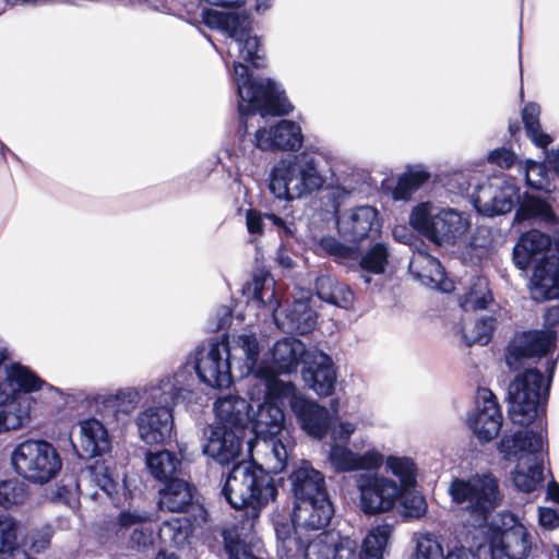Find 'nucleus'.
Wrapping results in <instances>:
<instances>
[{
	"label": "nucleus",
	"mask_w": 559,
	"mask_h": 559,
	"mask_svg": "<svg viewBox=\"0 0 559 559\" xmlns=\"http://www.w3.org/2000/svg\"><path fill=\"white\" fill-rule=\"evenodd\" d=\"M284 399L269 396L264 386V402L249 418L255 441L248 442L251 453L262 455L263 464L273 474L283 472L295 447L290 430L285 425V415L277 405Z\"/></svg>",
	"instance_id": "obj_1"
},
{
	"label": "nucleus",
	"mask_w": 559,
	"mask_h": 559,
	"mask_svg": "<svg viewBox=\"0 0 559 559\" xmlns=\"http://www.w3.org/2000/svg\"><path fill=\"white\" fill-rule=\"evenodd\" d=\"M5 360L0 362V433L17 431L32 421L36 400L31 394L46 385L29 368Z\"/></svg>",
	"instance_id": "obj_2"
},
{
	"label": "nucleus",
	"mask_w": 559,
	"mask_h": 559,
	"mask_svg": "<svg viewBox=\"0 0 559 559\" xmlns=\"http://www.w3.org/2000/svg\"><path fill=\"white\" fill-rule=\"evenodd\" d=\"M253 460H261V466L241 462L234 466L223 488L226 500L235 509H248L243 531L253 532L260 511L274 500L277 489L272 473L263 464L262 455L251 453Z\"/></svg>",
	"instance_id": "obj_3"
},
{
	"label": "nucleus",
	"mask_w": 559,
	"mask_h": 559,
	"mask_svg": "<svg viewBox=\"0 0 559 559\" xmlns=\"http://www.w3.org/2000/svg\"><path fill=\"white\" fill-rule=\"evenodd\" d=\"M326 178L320 162L302 153L278 160L270 175V191L281 200L300 199L323 188Z\"/></svg>",
	"instance_id": "obj_4"
},
{
	"label": "nucleus",
	"mask_w": 559,
	"mask_h": 559,
	"mask_svg": "<svg viewBox=\"0 0 559 559\" xmlns=\"http://www.w3.org/2000/svg\"><path fill=\"white\" fill-rule=\"evenodd\" d=\"M409 224L419 234L439 246L455 245L469 231L471 216L456 209L441 206L432 202L416 205Z\"/></svg>",
	"instance_id": "obj_5"
},
{
	"label": "nucleus",
	"mask_w": 559,
	"mask_h": 559,
	"mask_svg": "<svg viewBox=\"0 0 559 559\" xmlns=\"http://www.w3.org/2000/svg\"><path fill=\"white\" fill-rule=\"evenodd\" d=\"M545 439L543 431H520L504 436L500 441V451L507 459L518 461L512 481L524 492L534 491L543 480V451Z\"/></svg>",
	"instance_id": "obj_6"
},
{
	"label": "nucleus",
	"mask_w": 559,
	"mask_h": 559,
	"mask_svg": "<svg viewBox=\"0 0 559 559\" xmlns=\"http://www.w3.org/2000/svg\"><path fill=\"white\" fill-rule=\"evenodd\" d=\"M202 19L210 28L224 32L230 39L228 56L251 63L258 68L263 62V49L260 39L252 34L251 21L238 10H203Z\"/></svg>",
	"instance_id": "obj_7"
},
{
	"label": "nucleus",
	"mask_w": 559,
	"mask_h": 559,
	"mask_svg": "<svg viewBox=\"0 0 559 559\" xmlns=\"http://www.w3.org/2000/svg\"><path fill=\"white\" fill-rule=\"evenodd\" d=\"M555 367L551 361L546 380L539 370L528 368L510 383L508 413L513 424L526 427L537 418L548 399Z\"/></svg>",
	"instance_id": "obj_8"
},
{
	"label": "nucleus",
	"mask_w": 559,
	"mask_h": 559,
	"mask_svg": "<svg viewBox=\"0 0 559 559\" xmlns=\"http://www.w3.org/2000/svg\"><path fill=\"white\" fill-rule=\"evenodd\" d=\"M234 78L241 115L260 111L262 115L284 116L293 110L292 104L280 85L272 80L255 81L239 60L234 61Z\"/></svg>",
	"instance_id": "obj_9"
},
{
	"label": "nucleus",
	"mask_w": 559,
	"mask_h": 559,
	"mask_svg": "<svg viewBox=\"0 0 559 559\" xmlns=\"http://www.w3.org/2000/svg\"><path fill=\"white\" fill-rule=\"evenodd\" d=\"M14 472L35 485H45L55 479L62 468V459L57 448L43 439H27L16 444L10 455Z\"/></svg>",
	"instance_id": "obj_10"
},
{
	"label": "nucleus",
	"mask_w": 559,
	"mask_h": 559,
	"mask_svg": "<svg viewBox=\"0 0 559 559\" xmlns=\"http://www.w3.org/2000/svg\"><path fill=\"white\" fill-rule=\"evenodd\" d=\"M243 294L259 306L266 307L273 314L277 326L284 331H295L301 334L310 331L316 324V312L309 305V298L304 295L295 299L287 310L285 319H281L280 301L274 290V282L267 276H257L247 283Z\"/></svg>",
	"instance_id": "obj_11"
},
{
	"label": "nucleus",
	"mask_w": 559,
	"mask_h": 559,
	"mask_svg": "<svg viewBox=\"0 0 559 559\" xmlns=\"http://www.w3.org/2000/svg\"><path fill=\"white\" fill-rule=\"evenodd\" d=\"M449 493L454 503L471 514L474 525L479 526L502 499L498 480L490 474L454 479L449 486Z\"/></svg>",
	"instance_id": "obj_12"
},
{
	"label": "nucleus",
	"mask_w": 559,
	"mask_h": 559,
	"mask_svg": "<svg viewBox=\"0 0 559 559\" xmlns=\"http://www.w3.org/2000/svg\"><path fill=\"white\" fill-rule=\"evenodd\" d=\"M358 491L357 506L366 515L389 513L395 509L401 497L396 480L388 475L371 469L354 476Z\"/></svg>",
	"instance_id": "obj_13"
},
{
	"label": "nucleus",
	"mask_w": 559,
	"mask_h": 559,
	"mask_svg": "<svg viewBox=\"0 0 559 559\" xmlns=\"http://www.w3.org/2000/svg\"><path fill=\"white\" fill-rule=\"evenodd\" d=\"M270 366V379H264L263 385L267 389L269 396L283 399L290 396L295 385L289 381L278 378L282 373H292L297 370L306 356L305 344L294 337H283L276 341L266 353Z\"/></svg>",
	"instance_id": "obj_14"
},
{
	"label": "nucleus",
	"mask_w": 559,
	"mask_h": 559,
	"mask_svg": "<svg viewBox=\"0 0 559 559\" xmlns=\"http://www.w3.org/2000/svg\"><path fill=\"white\" fill-rule=\"evenodd\" d=\"M547 329L518 334L510 343L506 362L511 369L524 366L525 360L540 357L555 346L557 333L551 328L559 322V307H551L545 313Z\"/></svg>",
	"instance_id": "obj_15"
},
{
	"label": "nucleus",
	"mask_w": 559,
	"mask_h": 559,
	"mask_svg": "<svg viewBox=\"0 0 559 559\" xmlns=\"http://www.w3.org/2000/svg\"><path fill=\"white\" fill-rule=\"evenodd\" d=\"M226 345L230 359L241 377L253 376L262 383L264 379H270L269 358L264 352L267 340L264 335L241 333L233 336L231 342Z\"/></svg>",
	"instance_id": "obj_16"
},
{
	"label": "nucleus",
	"mask_w": 559,
	"mask_h": 559,
	"mask_svg": "<svg viewBox=\"0 0 559 559\" xmlns=\"http://www.w3.org/2000/svg\"><path fill=\"white\" fill-rule=\"evenodd\" d=\"M189 364L199 379L212 388L231 384V359L226 344L213 343L198 348L189 356Z\"/></svg>",
	"instance_id": "obj_17"
},
{
	"label": "nucleus",
	"mask_w": 559,
	"mask_h": 559,
	"mask_svg": "<svg viewBox=\"0 0 559 559\" xmlns=\"http://www.w3.org/2000/svg\"><path fill=\"white\" fill-rule=\"evenodd\" d=\"M520 188L507 176H496L483 183L475 195V206L486 216L502 215L520 203Z\"/></svg>",
	"instance_id": "obj_18"
},
{
	"label": "nucleus",
	"mask_w": 559,
	"mask_h": 559,
	"mask_svg": "<svg viewBox=\"0 0 559 559\" xmlns=\"http://www.w3.org/2000/svg\"><path fill=\"white\" fill-rule=\"evenodd\" d=\"M381 219L376 207L360 205L342 212L337 217V230L344 240L357 243L380 233Z\"/></svg>",
	"instance_id": "obj_19"
},
{
	"label": "nucleus",
	"mask_w": 559,
	"mask_h": 559,
	"mask_svg": "<svg viewBox=\"0 0 559 559\" xmlns=\"http://www.w3.org/2000/svg\"><path fill=\"white\" fill-rule=\"evenodd\" d=\"M467 424L481 442L495 439L502 426V416L493 393L485 388L478 389L476 405L469 414Z\"/></svg>",
	"instance_id": "obj_20"
},
{
	"label": "nucleus",
	"mask_w": 559,
	"mask_h": 559,
	"mask_svg": "<svg viewBox=\"0 0 559 559\" xmlns=\"http://www.w3.org/2000/svg\"><path fill=\"white\" fill-rule=\"evenodd\" d=\"M192 369L188 360L173 376H166L157 384L152 385L150 399L153 404H166L171 407L178 402L190 403L194 395Z\"/></svg>",
	"instance_id": "obj_21"
},
{
	"label": "nucleus",
	"mask_w": 559,
	"mask_h": 559,
	"mask_svg": "<svg viewBox=\"0 0 559 559\" xmlns=\"http://www.w3.org/2000/svg\"><path fill=\"white\" fill-rule=\"evenodd\" d=\"M302 144V129L292 120L283 119L273 126L260 128L254 134V145L261 151L297 152Z\"/></svg>",
	"instance_id": "obj_22"
},
{
	"label": "nucleus",
	"mask_w": 559,
	"mask_h": 559,
	"mask_svg": "<svg viewBox=\"0 0 559 559\" xmlns=\"http://www.w3.org/2000/svg\"><path fill=\"white\" fill-rule=\"evenodd\" d=\"M139 438L146 444H159L171 439L174 418L171 407L156 404L140 412L135 418Z\"/></svg>",
	"instance_id": "obj_23"
},
{
	"label": "nucleus",
	"mask_w": 559,
	"mask_h": 559,
	"mask_svg": "<svg viewBox=\"0 0 559 559\" xmlns=\"http://www.w3.org/2000/svg\"><path fill=\"white\" fill-rule=\"evenodd\" d=\"M383 462L384 454L377 448L358 453L347 444L332 443L328 453V464L335 473L380 469Z\"/></svg>",
	"instance_id": "obj_24"
},
{
	"label": "nucleus",
	"mask_w": 559,
	"mask_h": 559,
	"mask_svg": "<svg viewBox=\"0 0 559 559\" xmlns=\"http://www.w3.org/2000/svg\"><path fill=\"white\" fill-rule=\"evenodd\" d=\"M531 535L521 523L495 531L490 540L491 559H523L531 550Z\"/></svg>",
	"instance_id": "obj_25"
},
{
	"label": "nucleus",
	"mask_w": 559,
	"mask_h": 559,
	"mask_svg": "<svg viewBox=\"0 0 559 559\" xmlns=\"http://www.w3.org/2000/svg\"><path fill=\"white\" fill-rule=\"evenodd\" d=\"M289 401L290 408L296 416L301 429L309 436L322 439L329 427V411L313 401H309L296 394L283 396Z\"/></svg>",
	"instance_id": "obj_26"
},
{
	"label": "nucleus",
	"mask_w": 559,
	"mask_h": 559,
	"mask_svg": "<svg viewBox=\"0 0 559 559\" xmlns=\"http://www.w3.org/2000/svg\"><path fill=\"white\" fill-rule=\"evenodd\" d=\"M357 544L338 532H326L312 539L305 548V559H354Z\"/></svg>",
	"instance_id": "obj_27"
},
{
	"label": "nucleus",
	"mask_w": 559,
	"mask_h": 559,
	"mask_svg": "<svg viewBox=\"0 0 559 559\" xmlns=\"http://www.w3.org/2000/svg\"><path fill=\"white\" fill-rule=\"evenodd\" d=\"M239 432L226 427L211 426L206 432L203 452L222 465L235 462L241 452Z\"/></svg>",
	"instance_id": "obj_28"
},
{
	"label": "nucleus",
	"mask_w": 559,
	"mask_h": 559,
	"mask_svg": "<svg viewBox=\"0 0 559 559\" xmlns=\"http://www.w3.org/2000/svg\"><path fill=\"white\" fill-rule=\"evenodd\" d=\"M334 514L332 502L328 495L296 501L294 524L302 530H321L325 527Z\"/></svg>",
	"instance_id": "obj_29"
},
{
	"label": "nucleus",
	"mask_w": 559,
	"mask_h": 559,
	"mask_svg": "<svg viewBox=\"0 0 559 559\" xmlns=\"http://www.w3.org/2000/svg\"><path fill=\"white\" fill-rule=\"evenodd\" d=\"M551 249V240L548 235L538 230H530L521 236L513 250V259L515 265L525 270L532 262L545 263Z\"/></svg>",
	"instance_id": "obj_30"
},
{
	"label": "nucleus",
	"mask_w": 559,
	"mask_h": 559,
	"mask_svg": "<svg viewBox=\"0 0 559 559\" xmlns=\"http://www.w3.org/2000/svg\"><path fill=\"white\" fill-rule=\"evenodd\" d=\"M409 272L428 287L444 293H450L454 289L452 281L447 278L440 262L425 251L413 253L409 261Z\"/></svg>",
	"instance_id": "obj_31"
},
{
	"label": "nucleus",
	"mask_w": 559,
	"mask_h": 559,
	"mask_svg": "<svg viewBox=\"0 0 559 559\" xmlns=\"http://www.w3.org/2000/svg\"><path fill=\"white\" fill-rule=\"evenodd\" d=\"M250 407V404L239 395L227 394L221 396L214 403L216 421L213 426L241 431L249 421Z\"/></svg>",
	"instance_id": "obj_32"
},
{
	"label": "nucleus",
	"mask_w": 559,
	"mask_h": 559,
	"mask_svg": "<svg viewBox=\"0 0 559 559\" xmlns=\"http://www.w3.org/2000/svg\"><path fill=\"white\" fill-rule=\"evenodd\" d=\"M302 379L317 394L331 395L336 381L332 359L323 353L314 354L312 361L302 370Z\"/></svg>",
	"instance_id": "obj_33"
},
{
	"label": "nucleus",
	"mask_w": 559,
	"mask_h": 559,
	"mask_svg": "<svg viewBox=\"0 0 559 559\" xmlns=\"http://www.w3.org/2000/svg\"><path fill=\"white\" fill-rule=\"evenodd\" d=\"M79 444L87 456H99L109 451L110 436L102 421L86 418L79 421Z\"/></svg>",
	"instance_id": "obj_34"
},
{
	"label": "nucleus",
	"mask_w": 559,
	"mask_h": 559,
	"mask_svg": "<svg viewBox=\"0 0 559 559\" xmlns=\"http://www.w3.org/2000/svg\"><path fill=\"white\" fill-rule=\"evenodd\" d=\"M531 294L537 301L559 298V260L557 258L536 265L532 276Z\"/></svg>",
	"instance_id": "obj_35"
},
{
	"label": "nucleus",
	"mask_w": 559,
	"mask_h": 559,
	"mask_svg": "<svg viewBox=\"0 0 559 559\" xmlns=\"http://www.w3.org/2000/svg\"><path fill=\"white\" fill-rule=\"evenodd\" d=\"M290 479L296 501L328 495L322 473L314 469L309 462H302Z\"/></svg>",
	"instance_id": "obj_36"
},
{
	"label": "nucleus",
	"mask_w": 559,
	"mask_h": 559,
	"mask_svg": "<svg viewBox=\"0 0 559 559\" xmlns=\"http://www.w3.org/2000/svg\"><path fill=\"white\" fill-rule=\"evenodd\" d=\"M393 532L394 526L386 522L371 526L362 539L359 559H383Z\"/></svg>",
	"instance_id": "obj_37"
},
{
	"label": "nucleus",
	"mask_w": 559,
	"mask_h": 559,
	"mask_svg": "<svg viewBox=\"0 0 559 559\" xmlns=\"http://www.w3.org/2000/svg\"><path fill=\"white\" fill-rule=\"evenodd\" d=\"M145 465L156 480L169 481L176 478L175 475L180 466V460L167 450L148 451L145 455Z\"/></svg>",
	"instance_id": "obj_38"
},
{
	"label": "nucleus",
	"mask_w": 559,
	"mask_h": 559,
	"mask_svg": "<svg viewBox=\"0 0 559 559\" xmlns=\"http://www.w3.org/2000/svg\"><path fill=\"white\" fill-rule=\"evenodd\" d=\"M316 289L321 300L342 308L350 306L354 299L349 287L330 275L319 276L316 282Z\"/></svg>",
	"instance_id": "obj_39"
},
{
	"label": "nucleus",
	"mask_w": 559,
	"mask_h": 559,
	"mask_svg": "<svg viewBox=\"0 0 559 559\" xmlns=\"http://www.w3.org/2000/svg\"><path fill=\"white\" fill-rule=\"evenodd\" d=\"M191 486L182 479L174 478L160 491L159 504L171 512L183 511L192 501Z\"/></svg>",
	"instance_id": "obj_40"
},
{
	"label": "nucleus",
	"mask_w": 559,
	"mask_h": 559,
	"mask_svg": "<svg viewBox=\"0 0 559 559\" xmlns=\"http://www.w3.org/2000/svg\"><path fill=\"white\" fill-rule=\"evenodd\" d=\"M385 468L396 477V486L401 492L412 489L416 485L417 467L415 462L407 456H384Z\"/></svg>",
	"instance_id": "obj_41"
},
{
	"label": "nucleus",
	"mask_w": 559,
	"mask_h": 559,
	"mask_svg": "<svg viewBox=\"0 0 559 559\" xmlns=\"http://www.w3.org/2000/svg\"><path fill=\"white\" fill-rule=\"evenodd\" d=\"M497 318H483L476 322L463 321L461 325L456 328V334L461 337V341L472 346L474 344L485 345L489 342Z\"/></svg>",
	"instance_id": "obj_42"
},
{
	"label": "nucleus",
	"mask_w": 559,
	"mask_h": 559,
	"mask_svg": "<svg viewBox=\"0 0 559 559\" xmlns=\"http://www.w3.org/2000/svg\"><path fill=\"white\" fill-rule=\"evenodd\" d=\"M264 219L270 221L281 236L293 237L296 233V226L293 219L282 218L276 214L262 215L260 212L254 210L248 211L246 215L248 231L250 234H262Z\"/></svg>",
	"instance_id": "obj_43"
},
{
	"label": "nucleus",
	"mask_w": 559,
	"mask_h": 559,
	"mask_svg": "<svg viewBox=\"0 0 559 559\" xmlns=\"http://www.w3.org/2000/svg\"><path fill=\"white\" fill-rule=\"evenodd\" d=\"M540 107L535 103H528L522 110V119L527 136L539 147H547L552 139L540 130L539 124Z\"/></svg>",
	"instance_id": "obj_44"
},
{
	"label": "nucleus",
	"mask_w": 559,
	"mask_h": 559,
	"mask_svg": "<svg viewBox=\"0 0 559 559\" xmlns=\"http://www.w3.org/2000/svg\"><path fill=\"white\" fill-rule=\"evenodd\" d=\"M536 218L544 222H552L555 214L550 205L539 197L525 194L516 211L515 219L519 222Z\"/></svg>",
	"instance_id": "obj_45"
},
{
	"label": "nucleus",
	"mask_w": 559,
	"mask_h": 559,
	"mask_svg": "<svg viewBox=\"0 0 559 559\" xmlns=\"http://www.w3.org/2000/svg\"><path fill=\"white\" fill-rule=\"evenodd\" d=\"M429 178V173L423 166L409 167L407 171L399 178L397 185L393 191L395 200H407L424 182Z\"/></svg>",
	"instance_id": "obj_46"
},
{
	"label": "nucleus",
	"mask_w": 559,
	"mask_h": 559,
	"mask_svg": "<svg viewBox=\"0 0 559 559\" xmlns=\"http://www.w3.org/2000/svg\"><path fill=\"white\" fill-rule=\"evenodd\" d=\"M190 534L189 522L183 518H170L159 527L158 536L168 546L180 547L185 545Z\"/></svg>",
	"instance_id": "obj_47"
},
{
	"label": "nucleus",
	"mask_w": 559,
	"mask_h": 559,
	"mask_svg": "<svg viewBox=\"0 0 559 559\" xmlns=\"http://www.w3.org/2000/svg\"><path fill=\"white\" fill-rule=\"evenodd\" d=\"M492 296L486 278L478 277L474 281L468 292L461 297V307L465 311L484 309L491 304Z\"/></svg>",
	"instance_id": "obj_48"
},
{
	"label": "nucleus",
	"mask_w": 559,
	"mask_h": 559,
	"mask_svg": "<svg viewBox=\"0 0 559 559\" xmlns=\"http://www.w3.org/2000/svg\"><path fill=\"white\" fill-rule=\"evenodd\" d=\"M415 551L413 559H443L444 549L439 536L433 533H417L414 536Z\"/></svg>",
	"instance_id": "obj_49"
},
{
	"label": "nucleus",
	"mask_w": 559,
	"mask_h": 559,
	"mask_svg": "<svg viewBox=\"0 0 559 559\" xmlns=\"http://www.w3.org/2000/svg\"><path fill=\"white\" fill-rule=\"evenodd\" d=\"M274 530L277 538V550L282 556L289 557L300 550V544L293 533L296 534L301 527H296L294 520L292 522L276 520L274 521Z\"/></svg>",
	"instance_id": "obj_50"
},
{
	"label": "nucleus",
	"mask_w": 559,
	"mask_h": 559,
	"mask_svg": "<svg viewBox=\"0 0 559 559\" xmlns=\"http://www.w3.org/2000/svg\"><path fill=\"white\" fill-rule=\"evenodd\" d=\"M86 473L91 481L99 487L108 496L117 492L118 476H115L112 471L105 464L104 461H96L93 465L87 467Z\"/></svg>",
	"instance_id": "obj_51"
},
{
	"label": "nucleus",
	"mask_w": 559,
	"mask_h": 559,
	"mask_svg": "<svg viewBox=\"0 0 559 559\" xmlns=\"http://www.w3.org/2000/svg\"><path fill=\"white\" fill-rule=\"evenodd\" d=\"M150 394V389L123 388L102 396L104 403L118 406L123 412H129L140 403L144 393Z\"/></svg>",
	"instance_id": "obj_52"
},
{
	"label": "nucleus",
	"mask_w": 559,
	"mask_h": 559,
	"mask_svg": "<svg viewBox=\"0 0 559 559\" xmlns=\"http://www.w3.org/2000/svg\"><path fill=\"white\" fill-rule=\"evenodd\" d=\"M27 486L17 479L0 483V506L10 508L22 504L27 499Z\"/></svg>",
	"instance_id": "obj_53"
},
{
	"label": "nucleus",
	"mask_w": 559,
	"mask_h": 559,
	"mask_svg": "<svg viewBox=\"0 0 559 559\" xmlns=\"http://www.w3.org/2000/svg\"><path fill=\"white\" fill-rule=\"evenodd\" d=\"M402 508V515L406 519H420L427 513V502L419 492L407 489L401 493L397 502Z\"/></svg>",
	"instance_id": "obj_54"
},
{
	"label": "nucleus",
	"mask_w": 559,
	"mask_h": 559,
	"mask_svg": "<svg viewBox=\"0 0 559 559\" xmlns=\"http://www.w3.org/2000/svg\"><path fill=\"white\" fill-rule=\"evenodd\" d=\"M19 524L8 515L0 516V554L12 555L19 548Z\"/></svg>",
	"instance_id": "obj_55"
},
{
	"label": "nucleus",
	"mask_w": 559,
	"mask_h": 559,
	"mask_svg": "<svg viewBox=\"0 0 559 559\" xmlns=\"http://www.w3.org/2000/svg\"><path fill=\"white\" fill-rule=\"evenodd\" d=\"M386 263L388 248L382 242L373 245L360 260L361 269L373 274H382Z\"/></svg>",
	"instance_id": "obj_56"
},
{
	"label": "nucleus",
	"mask_w": 559,
	"mask_h": 559,
	"mask_svg": "<svg viewBox=\"0 0 559 559\" xmlns=\"http://www.w3.org/2000/svg\"><path fill=\"white\" fill-rule=\"evenodd\" d=\"M319 249L338 261L350 259L356 252L354 246L343 245L331 236L321 238Z\"/></svg>",
	"instance_id": "obj_57"
},
{
	"label": "nucleus",
	"mask_w": 559,
	"mask_h": 559,
	"mask_svg": "<svg viewBox=\"0 0 559 559\" xmlns=\"http://www.w3.org/2000/svg\"><path fill=\"white\" fill-rule=\"evenodd\" d=\"M524 171L526 183L535 189L546 188V168L543 164L533 160H526L521 165Z\"/></svg>",
	"instance_id": "obj_58"
},
{
	"label": "nucleus",
	"mask_w": 559,
	"mask_h": 559,
	"mask_svg": "<svg viewBox=\"0 0 559 559\" xmlns=\"http://www.w3.org/2000/svg\"><path fill=\"white\" fill-rule=\"evenodd\" d=\"M328 429L332 443L347 444L357 430V424L347 419H340L329 425Z\"/></svg>",
	"instance_id": "obj_59"
},
{
	"label": "nucleus",
	"mask_w": 559,
	"mask_h": 559,
	"mask_svg": "<svg viewBox=\"0 0 559 559\" xmlns=\"http://www.w3.org/2000/svg\"><path fill=\"white\" fill-rule=\"evenodd\" d=\"M471 247L478 258L485 255L493 248L492 230L485 226L478 227L471 239Z\"/></svg>",
	"instance_id": "obj_60"
},
{
	"label": "nucleus",
	"mask_w": 559,
	"mask_h": 559,
	"mask_svg": "<svg viewBox=\"0 0 559 559\" xmlns=\"http://www.w3.org/2000/svg\"><path fill=\"white\" fill-rule=\"evenodd\" d=\"M150 514L147 512L140 511H123L118 518V524L121 527L129 528L135 525H140L148 521Z\"/></svg>",
	"instance_id": "obj_61"
},
{
	"label": "nucleus",
	"mask_w": 559,
	"mask_h": 559,
	"mask_svg": "<svg viewBox=\"0 0 559 559\" xmlns=\"http://www.w3.org/2000/svg\"><path fill=\"white\" fill-rule=\"evenodd\" d=\"M488 159L501 168H509L513 165L515 156L506 148L495 150L489 154Z\"/></svg>",
	"instance_id": "obj_62"
},
{
	"label": "nucleus",
	"mask_w": 559,
	"mask_h": 559,
	"mask_svg": "<svg viewBox=\"0 0 559 559\" xmlns=\"http://www.w3.org/2000/svg\"><path fill=\"white\" fill-rule=\"evenodd\" d=\"M539 523L543 527L552 530L559 526V514L549 508H539Z\"/></svg>",
	"instance_id": "obj_63"
},
{
	"label": "nucleus",
	"mask_w": 559,
	"mask_h": 559,
	"mask_svg": "<svg viewBox=\"0 0 559 559\" xmlns=\"http://www.w3.org/2000/svg\"><path fill=\"white\" fill-rule=\"evenodd\" d=\"M473 552L462 546V545H455L452 548L448 549V552L444 555L443 559H473Z\"/></svg>",
	"instance_id": "obj_64"
}]
</instances>
